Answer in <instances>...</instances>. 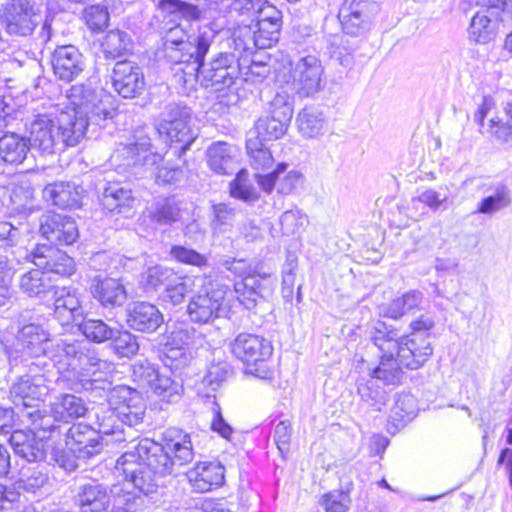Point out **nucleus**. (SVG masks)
Wrapping results in <instances>:
<instances>
[{
    "instance_id": "f257e3e1",
    "label": "nucleus",
    "mask_w": 512,
    "mask_h": 512,
    "mask_svg": "<svg viewBox=\"0 0 512 512\" xmlns=\"http://www.w3.org/2000/svg\"><path fill=\"white\" fill-rule=\"evenodd\" d=\"M8 353L10 362L15 365L45 359L58 365L59 371L70 369L83 390L109 388L104 370L110 366L98 357L89 342L60 339L52 343L50 333L39 324L22 326L17 333L14 349Z\"/></svg>"
},
{
    "instance_id": "f03ea898",
    "label": "nucleus",
    "mask_w": 512,
    "mask_h": 512,
    "mask_svg": "<svg viewBox=\"0 0 512 512\" xmlns=\"http://www.w3.org/2000/svg\"><path fill=\"white\" fill-rule=\"evenodd\" d=\"M30 147L42 154H53L75 147L84 138V120L60 112V104L36 114L26 123Z\"/></svg>"
},
{
    "instance_id": "7ed1b4c3",
    "label": "nucleus",
    "mask_w": 512,
    "mask_h": 512,
    "mask_svg": "<svg viewBox=\"0 0 512 512\" xmlns=\"http://www.w3.org/2000/svg\"><path fill=\"white\" fill-rule=\"evenodd\" d=\"M115 469L124 478V483L111 487L113 509L141 512L145 503L144 496L156 492L162 479L140 461L135 452L129 450L117 459Z\"/></svg>"
},
{
    "instance_id": "20e7f679",
    "label": "nucleus",
    "mask_w": 512,
    "mask_h": 512,
    "mask_svg": "<svg viewBox=\"0 0 512 512\" xmlns=\"http://www.w3.org/2000/svg\"><path fill=\"white\" fill-rule=\"evenodd\" d=\"M162 441L158 443L144 438L131 450L160 479L176 474L178 467L189 464L194 458L193 444L188 433L168 428L163 433Z\"/></svg>"
},
{
    "instance_id": "39448f33",
    "label": "nucleus",
    "mask_w": 512,
    "mask_h": 512,
    "mask_svg": "<svg viewBox=\"0 0 512 512\" xmlns=\"http://www.w3.org/2000/svg\"><path fill=\"white\" fill-rule=\"evenodd\" d=\"M233 10L255 16L253 26H244L234 33L235 44L244 51L266 49L278 41L282 13L275 6L266 0H235Z\"/></svg>"
},
{
    "instance_id": "423d86ee",
    "label": "nucleus",
    "mask_w": 512,
    "mask_h": 512,
    "mask_svg": "<svg viewBox=\"0 0 512 512\" xmlns=\"http://www.w3.org/2000/svg\"><path fill=\"white\" fill-rule=\"evenodd\" d=\"M27 257L37 269L24 273L19 287L29 297L45 296L54 290L50 274L69 277L75 272L74 260L53 246L38 245Z\"/></svg>"
},
{
    "instance_id": "0eeeda50",
    "label": "nucleus",
    "mask_w": 512,
    "mask_h": 512,
    "mask_svg": "<svg viewBox=\"0 0 512 512\" xmlns=\"http://www.w3.org/2000/svg\"><path fill=\"white\" fill-rule=\"evenodd\" d=\"M370 339L380 351H395L400 363L410 370L422 367L433 354V347L427 336H399L397 329L383 321H377L372 326Z\"/></svg>"
},
{
    "instance_id": "6e6552de",
    "label": "nucleus",
    "mask_w": 512,
    "mask_h": 512,
    "mask_svg": "<svg viewBox=\"0 0 512 512\" xmlns=\"http://www.w3.org/2000/svg\"><path fill=\"white\" fill-rule=\"evenodd\" d=\"M188 68L190 76L196 72V77L205 88L219 93L217 98L221 104L231 106L238 102L239 97L232 91V86L241 72V64L235 55L220 53L208 63L204 62V58L193 60ZM182 71L188 74L185 69Z\"/></svg>"
},
{
    "instance_id": "1a4fd4ad",
    "label": "nucleus",
    "mask_w": 512,
    "mask_h": 512,
    "mask_svg": "<svg viewBox=\"0 0 512 512\" xmlns=\"http://www.w3.org/2000/svg\"><path fill=\"white\" fill-rule=\"evenodd\" d=\"M67 104L60 106L61 113L72 114L75 120H84V135L89 124L101 125L103 121L112 119L115 108L110 95L97 93L89 84L73 85L66 92Z\"/></svg>"
},
{
    "instance_id": "9d476101",
    "label": "nucleus",
    "mask_w": 512,
    "mask_h": 512,
    "mask_svg": "<svg viewBox=\"0 0 512 512\" xmlns=\"http://www.w3.org/2000/svg\"><path fill=\"white\" fill-rule=\"evenodd\" d=\"M43 0H6L0 5V25L13 39H30L43 22Z\"/></svg>"
},
{
    "instance_id": "9b49d317",
    "label": "nucleus",
    "mask_w": 512,
    "mask_h": 512,
    "mask_svg": "<svg viewBox=\"0 0 512 512\" xmlns=\"http://www.w3.org/2000/svg\"><path fill=\"white\" fill-rule=\"evenodd\" d=\"M65 444L74 457L62 449L53 448L52 458L61 468L73 471L78 467L76 458L88 459L102 451L104 438L91 426L77 423L66 432Z\"/></svg>"
},
{
    "instance_id": "f8f14e48",
    "label": "nucleus",
    "mask_w": 512,
    "mask_h": 512,
    "mask_svg": "<svg viewBox=\"0 0 512 512\" xmlns=\"http://www.w3.org/2000/svg\"><path fill=\"white\" fill-rule=\"evenodd\" d=\"M232 291L227 285L209 282L202 292L194 295L187 313L194 323L207 324L218 318H229L233 310Z\"/></svg>"
},
{
    "instance_id": "ddd939ff",
    "label": "nucleus",
    "mask_w": 512,
    "mask_h": 512,
    "mask_svg": "<svg viewBox=\"0 0 512 512\" xmlns=\"http://www.w3.org/2000/svg\"><path fill=\"white\" fill-rule=\"evenodd\" d=\"M233 355L241 360L247 374L268 380L274 376V370L269 364L273 353L271 342L262 336L241 333L232 343Z\"/></svg>"
},
{
    "instance_id": "4468645a",
    "label": "nucleus",
    "mask_w": 512,
    "mask_h": 512,
    "mask_svg": "<svg viewBox=\"0 0 512 512\" xmlns=\"http://www.w3.org/2000/svg\"><path fill=\"white\" fill-rule=\"evenodd\" d=\"M210 30L200 31L197 35L188 36L185 28L179 24L170 28L165 35L166 57L173 63H186L190 66L193 60L205 58L212 43Z\"/></svg>"
},
{
    "instance_id": "2eb2a0df",
    "label": "nucleus",
    "mask_w": 512,
    "mask_h": 512,
    "mask_svg": "<svg viewBox=\"0 0 512 512\" xmlns=\"http://www.w3.org/2000/svg\"><path fill=\"white\" fill-rule=\"evenodd\" d=\"M26 368V372L19 376L10 388V397L16 407H22L21 410L33 409L39 406L48 395L49 388L46 384L44 372L49 366L45 359L21 363Z\"/></svg>"
},
{
    "instance_id": "dca6fc26",
    "label": "nucleus",
    "mask_w": 512,
    "mask_h": 512,
    "mask_svg": "<svg viewBox=\"0 0 512 512\" xmlns=\"http://www.w3.org/2000/svg\"><path fill=\"white\" fill-rule=\"evenodd\" d=\"M191 109L186 105L169 104L161 113L159 122L156 125L160 138L172 146L179 145L175 154H182L196 138L190 127Z\"/></svg>"
},
{
    "instance_id": "f3484780",
    "label": "nucleus",
    "mask_w": 512,
    "mask_h": 512,
    "mask_svg": "<svg viewBox=\"0 0 512 512\" xmlns=\"http://www.w3.org/2000/svg\"><path fill=\"white\" fill-rule=\"evenodd\" d=\"M293 112L291 95L286 91L277 92L255 123L256 139L273 141L282 138L288 130Z\"/></svg>"
},
{
    "instance_id": "a211bd4d",
    "label": "nucleus",
    "mask_w": 512,
    "mask_h": 512,
    "mask_svg": "<svg viewBox=\"0 0 512 512\" xmlns=\"http://www.w3.org/2000/svg\"><path fill=\"white\" fill-rule=\"evenodd\" d=\"M109 364V369H105V379L109 383V388L106 389H89L88 391L95 393L102 397L109 392L108 402L110 405H115L121 417V423L127 425L129 428L142 423L146 404L141 394L128 386H117L111 388V381L109 380L112 371V364Z\"/></svg>"
},
{
    "instance_id": "6ab92c4d",
    "label": "nucleus",
    "mask_w": 512,
    "mask_h": 512,
    "mask_svg": "<svg viewBox=\"0 0 512 512\" xmlns=\"http://www.w3.org/2000/svg\"><path fill=\"white\" fill-rule=\"evenodd\" d=\"M289 80L291 91L300 97H310L323 87L324 67L315 55L300 56L290 63Z\"/></svg>"
},
{
    "instance_id": "aec40b11",
    "label": "nucleus",
    "mask_w": 512,
    "mask_h": 512,
    "mask_svg": "<svg viewBox=\"0 0 512 512\" xmlns=\"http://www.w3.org/2000/svg\"><path fill=\"white\" fill-rule=\"evenodd\" d=\"M376 8L371 0H344L338 13L343 31L352 36L368 31Z\"/></svg>"
},
{
    "instance_id": "412c9836",
    "label": "nucleus",
    "mask_w": 512,
    "mask_h": 512,
    "mask_svg": "<svg viewBox=\"0 0 512 512\" xmlns=\"http://www.w3.org/2000/svg\"><path fill=\"white\" fill-rule=\"evenodd\" d=\"M195 330L186 324H179L167 334L164 354L176 369L189 364L192 359L191 347L194 344Z\"/></svg>"
},
{
    "instance_id": "4be33fe9",
    "label": "nucleus",
    "mask_w": 512,
    "mask_h": 512,
    "mask_svg": "<svg viewBox=\"0 0 512 512\" xmlns=\"http://www.w3.org/2000/svg\"><path fill=\"white\" fill-rule=\"evenodd\" d=\"M111 78L114 90L123 98H135L144 91V74L134 62H117L112 70Z\"/></svg>"
},
{
    "instance_id": "5701e85b",
    "label": "nucleus",
    "mask_w": 512,
    "mask_h": 512,
    "mask_svg": "<svg viewBox=\"0 0 512 512\" xmlns=\"http://www.w3.org/2000/svg\"><path fill=\"white\" fill-rule=\"evenodd\" d=\"M21 238L20 229L10 222L0 221V248L16 246ZM14 274L12 261L7 255H0V306H3L9 300L10 284Z\"/></svg>"
},
{
    "instance_id": "b1692460",
    "label": "nucleus",
    "mask_w": 512,
    "mask_h": 512,
    "mask_svg": "<svg viewBox=\"0 0 512 512\" xmlns=\"http://www.w3.org/2000/svg\"><path fill=\"white\" fill-rule=\"evenodd\" d=\"M40 232L51 244L71 245L79 237L74 219L62 214H46L40 222Z\"/></svg>"
},
{
    "instance_id": "393cba45",
    "label": "nucleus",
    "mask_w": 512,
    "mask_h": 512,
    "mask_svg": "<svg viewBox=\"0 0 512 512\" xmlns=\"http://www.w3.org/2000/svg\"><path fill=\"white\" fill-rule=\"evenodd\" d=\"M259 187L266 193H271L275 188L278 194L290 195L303 182V174L296 170H288L287 163H278L276 168L267 174H256Z\"/></svg>"
},
{
    "instance_id": "a878e982",
    "label": "nucleus",
    "mask_w": 512,
    "mask_h": 512,
    "mask_svg": "<svg viewBox=\"0 0 512 512\" xmlns=\"http://www.w3.org/2000/svg\"><path fill=\"white\" fill-rule=\"evenodd\" d=\"M122 157L125 166L152 167L162 161V155L151 151L150 139L140 131L134 136V141L120 148L112 156Z\"/></svg>"
},
{
    "instance_id": "bb28decb",
    "label": "nucleus",
    "mask_w": 512,
    "mask_h": 512,
    "mask_svg": "<svg viewBox=\"0 0 512 512\" xmlns=\"http://www.w3.org/2000/svg\"><path fill=\"white\" fill-rule=\"evenodd\" d=\"M54 74L62 81L70 82L76 79L85 69V60L74 45L57 47L52 54Z\"/></svg>"
},
{
    "instance_id": "cd10ccee",
    "label": "nucleus",
    "mask_w": 512,
    "mask_h": 512,
    "mask_svg": "<svg viewBox=\"0 0 512 512\" xmlns=\"http://www.w3.org/2000/svg\"><path fill=\"white\" fill-rule=\"evenodd\" d=\"M273 290V280L268 274L260 277H247L234 283L233 306L236 302L247 310H252L257 306L258 300L264 297V293Z\"/></svg>"
},
{
    "instance_id": "c85d7f7f",
    "label": "nucleus",
    "mask_w": 512,
    "mask_h": 512,
    "mask_svg": "<svg viewBox=\"0 0 512 512\" xmlns=\"http://www.w3.org/2000/svg\"><path fill=\"white\" fill-rule=\"evenodd\" d=\"M126 316L129 328L142 333H154L164 322L163 314L158 307L146 301L131 303Z\"/></svg>"
},
{
    "instance_id": "c756f323",
    "label": "nucleus",
    "mask_w": 512,
    "mask_h": 512,
    "mask_svg": "<svg viewBox=\"0 0 512 512\" xmlns=\"http://www.w3.org/2000/svg\"><path fill=\"white\" fill-rule=\"evenodd\" d=\"M54 315L61 325H68L83 318L81 294L72 287L54 288Z\"/></svg>"
},
{
    "instance_id": "7c9ffc66",
    "label": "nucleus",
    "mask_w": 512,
    "mask_h": 512,
    "mask_svg": "<svg viewBox=\"0 0 512 512\" xmlns=\"http://www.w3.org/2000/svg\"><path fill=\"white\" fill-rule=\"evenodd\" d=\"M74 499L81 512H103L113 505L111 488L95 481L80 485Z\"/></svg>"
},
{
    "instance_id": "2f4dec72",
    "label": "nucleus",
    "mask_w": 512,
    "mask_h": 512,
    "mask_svg": "<svg viewBox=\"0 0 512 512\" xmlns=\"http://www.w3.org/2000/svg\"><path fill=\"white\" fill-rule=\"evenodd\" d=\"M186 476L196 492L205 493L224 483L225 468L219 461H202L190 469Z\"/></svg>"
},
{
    "instance_id": "473e14b6",
    "label": "nucleus",
    "mask_w": 512,
    "mask_h": 512,
    "mask_svg": "<svg viewBox=\"0 0 512 512\" xmlns=\"http://www.w3.org/2000/svg\"><path fill=\"white\" fill-rule=\"evenodd\" d=\"M21 418L30 426V431L40 439L48 443L49 440H57L62 436L61 426L58 424V418L55 413L45 409L35 407L31 410L25 409L20 411Z\"/></svg>"
},
{
    "instance_id": "72a5a7b5",
    "label": "nucleus",
    "mask_w": 512,
    "mask_h": 512,
    "mask_svg": "<svg viewBox=\"0 0 512 512\" xmlns=\"http://www.w3.org/2000/svg\"><path fill=\"white\" fill-rule=\"evenodd\" d=\"M9 444L16 456L31 463L45 457L48 444L31 431L15 430L9 437Z\"/></svg>"
},
{
    "instance_id": "f704fd0d",
    "label": "nucleus",
    "mask_w": 512,
    "mask_h": 512,
    "mask_svg": "<svg viewBox=\"0 0 512 512\" xmlns=\"http://www.w3.org/2000/svg\"><path fill=\"white\" fill-rule=\"evenodd\" d=\"M91 293L105 308L120 307L127 299L125 287L114 278L95 276L92 280Z\"/></svg>"
},
{
    "instance_id": "c9c22d12",
    "label": "nucleus",
    "mask_w": 512,
    "mask_h": 512,
    "mask_svg": "<svg viewBox=\"0 0 512 512\" xmlns=\"http://www.w3.org/2000/svg\"><path fill=\"white\" fill-rule=\"evenodd\" d=\"M83 189L72 182H54L45 186L43 198L59 208H77L81 205Z\"/></svg>"
},
{
    "instance_id": "e433bc0d",
    "label": "nucleus",
    "mask_w": 512,
    "mask_h": 512,
    "mask_svg": "<svg viewBox=\"0 0 512 512\" xmlns=\"http://www.w3.org/2000/svg\"><path fill=\"white\" fill-rule=\"evenodd\" d=\"M481 9L471 19L468 29L470 40L486 44L493 40L497 31L499 16L492 13L488 5H479Z\"/></svg>"
},
{
    "instance_id": "4c0bfd02",
    "label": "nucleus",
    "mask_w": 512,
    "mask_h": 512,
    "mask_svg": "<svg viewBox=\"0 0 512 512\" xmlns=\"http://www.w3.org/2000/svg\"><path fill=\"white\" fill-rule=\"evenodd\" d=\"M207 163L217 174H231L237 164V149L222 141L212 143L206 152Z\"/></svg>"
},
{
    "instance_id": "58836bf2",
    "label": "nucleus",
    "mask_w": 512,
    "mask_h": 512,
    "mask_svg": "<svg viewBox=\"0 0 512 512\" xmlns=\"http://www.w3.org/2000/svg\"><path fill=\"white\" fill-rule=\"evenodd\" d=\"M135 198L132 191L121 183H109L102 195V205L110 212L123 214L125 217L131 215Z\"/></svg>"
},
{
    "instance_id": "ea45409f",
    "label": "nucleus",
    "mask_w": 512,
    "mask_h": 512,
    "mask_svg": "<svg viewBox=\"0 0 512 512\" xmlns=\"http://www.w3.org/2000/svg\"><path fill=\"white\" fill-rule=\"evenodd\" d=\"M379 365L372 369L371 379L381 380L387 385L400 384L405 368L399 361V357L396 356L395 351H380Z\"/></svg>"
},
{
    "instance_id": "a19ab883",
    "label": "nucleus",
    "mask_w": 512,
    "mask_h": 512,
    "mask_svg": "<svg viewBox=\"0 0 512 512\" xmlns=\"http://www.w3.org/2000/svg\"><path fill=\"white\" fill-rule=\"evenodd\" d=\"M299 133L308 139L322 136L326 128V119L323 111L314 106L304 107L296 117Z\"/></svg>"
},
{
    "instance_id": "79ce46f5",
    "label": "nucleus",
    "mask_w": 512,
    "mask_h": 512,
    "mask_svg": "<svg viewBox=\"0 0 512 512\" xmlns=\"http://www.w3.org/2000/svg\"><path fill=\"white\" fill-rule=\"evenodd\" d=\"M424 295L419 290H409L393 299L383 310V315L390 319H400L406 314H415L422 309Z\"/></svg>"
},
{
    "instance_id": "37998d69",
    "label": "nucleus",
    "mask_w": 512,
    "mask_h": 512,
    "mask_svg": "<svg viewBox=\"0 0 512 512\" xmlns=\"http://www.w3.org/2000/svg\"><path fill=\"white\" fill-rule=\"evenodd\" d=\"M97 424L100 436H112L114 442L125 441V431L122 428L121 417L115 405L100 407L96 412Z\"/></svg>"
},
{
    "instance_id": "c03bdc74",
    "label": "nucleus",
    "mask_w": 512,
    "mask_h": 512,
    "mask_svg": "<svg viewBox=\"0 0 512 512\" xmlns=\"http://www.w3.org/2000/svg\"><path fill=\"white\" fill-rule=\"evenodd\" d=\"M51 412L55 413L58 421L68 422L71 419L84 416L87 407L81 398L71 394H63L51 403Z\"/></svg>"
},
{
    "instance_id": "a18cd8bd",
    "label": "nucleus",
    "mask_w": 512,
    "mask_h": 512,
    "mask_svg": "<svg viewBox=\"0 0 512 512\" xmlns=\"http://www.w3.org/2000/svg\"><path fill=\"white\" fill-rule=\"evenodd\" d=\"M29 151L27 141L15 133H6L0 138V158L10 164H20Z\"/></svg>"
},
{
    "instance_id": "49530a36",
    "label": "nucleus",
    "mask_w": 512,
    "mask_h": 512,
    "mask_svg": "<svg viewBox=\"0 0 512 512\" xmlns=\"http://www.w3.org/2000/svg\"><path fill=\"white\" fill-rule=\"evenodd\" d=\"M512 203L510 189L503 185H497L493 193L484 197L477 205L475 213L493 215L508 208Z\"/></svg>"
},
{
    "instance_id": "de8ad7c7",
    "label": "nucleus",
    "mask_w": 512,
    "mask_h": 512,
    "mask_svg": "<svg viewBox=\"0 0 512 512\" xmlns=\"http://www.w3.org/2000/svg\"><path fill=\"white\" fill-rule=\"evenodd\" d=\"M357 393L361 400L375 411H381L387 403V392L377 385L374 379L359 380Z\"/></svg>"
},
{
    "instance_id": "09e8293b",
    "label": "nucleus",
    "mask_w": 512,
    "mask_h": 512,
    "mask_svg": "<svg viewBox=\"0 0 512 512\" xmlns=\"http://www.w3.org/2000/svg\"><path fill=\"white\" fill-rule=\"evenodd\" d=\"M205 283V278L203 277H180L174 276L170 279V281L166 285L164 299L165 301L171 302L173 305H178L183 302L185 296L192 291L195 282Z\"/></svg>"
},
{
    "instance_id": "8fccbe9b",
    "label": "nucleus",
    "mask_w": 512,
    "mask_h": 512,
    "mask_svg": "<svg viewBox=\"0 0 512 512\" xmlns=\"http://www.w3.org/2000/svg\"><path fill=\"white\" fill-rule=\"evenodd\" d=\"M417 411L415 397L410 393H399L391 408L390 418L397 425H405L416 416Z\"/></svg>"
},
{
    "instance_id": "3c124183",
    "label": "nucleus",
    "mask_w": 512,
    "mask_h": 512,
    "mask_svg": "<svg viewBox=\"0 0 512 512\" xmlns=\"http://www.w3.org/2000/svg\"><path fill=\"white\" fill-rule=\"evenodd\" d=\"M79 329L88 340L94 343L111 340L117 333V328L110 327L101 319L82 318Z\"/></svg>"
},
{
    "instance_id": "603ef678",
    "label": "nucleus",
    "mask_w": 512,
    "mask_h": 512,
    "mask_svg": "<svg viewBox=\"0 0 512 512\" xmlns=\"http://www.w3.org/2000/svg\"><path fill=\"white\" fill-rule=\"evenodd\" d=\"M132 48V40L129 34L121 30H110L103 42L102 49L107 58H117Z\"/></svg>"
},
{
    "instance_id": "864d4df0",
    "label": "nucleus",
    "mask_w": 512,
    "mask_h": 512,
    "mask_svg": "<svg viewBox=\"0 0 512 512\" xmlns=\"http://www.w3.org/2000/svg\"><path fill=\"white\" fill-rule=\"evenodd\" d=\"M150 215L159 225H171L182 218V210L174 199H164L153 205Z\"/></svg>"
},
{
    "instance_id": "5fc2aeb1",
    "label": "nucleus",
    "mask_w": 512,
    "mask_h": 512,
    "mask_svg": "<svg viewBox=\"0 0 512 512\" xmlns=\"http://www.w3.org/2000/svg\"><path fill=\"white\" fill-rule=\"evenodd\" d=\"M154 394L163 402L175 403L181 399L183 386L171 377L159 374L150 387Z\"/></svg>"
},
{
    "instance_id": "6e6d98bb",
    "label": "nucleus",
    "mask_w": 512,
    "mask_h": 512,
    "mask_svg": "<svg viewBox=\"0 0 512 512\" xmlns=\"http://www.w3.org/2000/svg\"><path fill=\"white\" fill-rule=\"evenodd\" d=\"M18 475V487L32 493L41 488L48 480L44 467L39 464L22 467Z\"/></svg>"
},
{
    "instance_id": "4d7b16f0",
    "label": "nucleus",
    "mask_w": 512,
    "mask_h": 512,
    "mask_svg": "<svg viewBox=\"0 0 512 512\" xmlns=\"http://www.w3.org/2000/svg\"><path fill=\"white\" fill-rule=\"evenodd\" d=\"M230 195L246 203H252L258 200L259 193L249 179V174L246 169H241L236 174L235 179L230 183Z\"/></svg>"
},
{
    "instance_id": "13d9d810",
    "label": "nucleus",
    "mask_w": 512,
    "mask_h": 512,
    "mask_svg": "<svg viewBox=\"0 0 512 512\" xmlns=\"http://www.w3.org/2000/svg\"><path fill=\"white\" fill-rule=\"evenodd\" d=\"M250 165L255 170H265L274 163L272 153L262 144V140L249 139L246 143Z\"/></svg>"
},
{
    "instance_id": "bf43d9fd",
    "label": "nucleus",
    "mask_w": 512,
    "mask_h": 512,
    "mask_svg": "<svg viewBox=\"0 0 512 512\" xmlns=\"http://www.w3.org/2000/svg\"><path fill=\"white\" fill-rule=\"evenodd\" d=\"M174 276V272L161 265H155L148 268L142 275L140 283L146 292H153L161 285H167L170 279Z\"/></svg>"
},
{
    "instance_id": "052dcab7",
    "label": "nucleus",
    "mask_w": 512,
    "mask_h": 512,
    "mask_svg": "<svg viewBox=\"0 0 512 512\" xmlns=\"http://www.w3.org/2000/svg\"><path fill=\"white\" fill-rule=\"evenodd\" d=\"M282 233L290 236L300 233L308 223L307 216L298 208L282 213L279 219Z\"/></svg>"
},
{
    "instance_id": "680f3d73",
    "label": "nucleus",
    "mask_w": 512,
    "mask_h": 512,
    "mask_svg": "<svg viewBox=\"0 0 512 512\" xmlns=\"http://www.w3.org/2000/svg\"><path fill=\"white\" fill-rule=\"evenodd\" d=\"M111 340L115 353L120 357L131 358L139 351L137 336L129 331L117 329L116 335Z\"/></svg>"
},
{
    "instance_id": "e2e57ef3",
    "label": "nucleus",
    "mask_w": 512,
    "mask_h": 512,
    "mask_svg": "<svg viewBox=\"0 0 512 512\" xmlns=\"http://www.w3.org/2000/svg\"><path fill=\"white\" fill-rule=\"evenodd\" d=\"M159 373L148 360H138L132 366V377L142 388L151 387Z\"/></svg>"
},
{
    "instance_id": "0e129e2a",
    "label": "nucleus",
    "mask_w": 512,
    "mask_h": 512,
    "mask_svg": "<svg viewBox=\"0 0 512 512\" xmlns=\"http://www.w3.org/2000/svg\"><path fill=\"white\" fill-rule=\"evenodd\" d=\"M213 209V219L211 221L212 228L219 232H224L230 227L236 216V208L226 203L215 204Z\"/></svg>"
},
{
    "instance_id": "69168bd1",
    "label": "nucleus",
    "mask_w": 512,
    "mask_h": 512,
    "mask_svg": "<svg viewBox=\"0 0 512 512\" xmlns=\"http://www.w3.org/2000/svg\"><path fill=\"white\" fill-rule=\"evenodd\" d=\"M170 255L178 262L196 267L207 266L208 259L205 255L184 246L175 245L171 248Z\"/></svg>"
},
{
    "instance_id": "338daca9",
    "label": "nucleus",
    "mask_w": 512,
    "mask_h": 512,
    "mask_svg": "<svg viewBox=\"0 0 512 512\" xmlns=\"http://www.w3.org/2000/svg\"><path fill=\"white\" fill-rule=\"evenodd\" d=\"M322 506L326 512H347L351 505L348 492L332 491L322 497Z\"/></svg>"
},
{
    "instance_id": "774afa93",
    "label": "nucleus",
    "mask_w": 512,
    "mask_h": 512,
    "mask_svg": "<svg viewBox=\"0 0 512 512\" xmlns=\"http://www.w3.org/2000/svg\"><path fill=\"white\" fill-rule=\"evenodd\" d=\"M84 18L90 30L100 32L108 26L109 14L105 7L94 5L85 9Z\"/></svg>"
}]
</instances>
